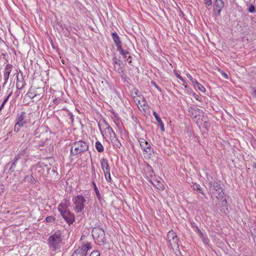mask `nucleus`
Returning <instances> with one entry per match:
<instances>
[{
	"label": "nucleus",
	"instance_id": "nucleus-4",
	"mask_svg": "<svg viewBox=\"0 0 256 256\" xmlns=\"http://www.w3.org/2000/svg\"><path fill=\"white\" fill-rule=\"evenodd\" d=\"M74 209L77 213L80 212L87 204L86 200L82 195H78L72 198Z\"/></svg>",
	"mask_w": 256,
	"mask_h": 256
},
{
	"label": "nucleus",
	"instance_id": "nucleus-57",
	"mask_svg": "<svg viewBox=\"0 0 256 256\" xmlns=\"http://www.w3.org/2000/svg\"><path fill=\"white\" fill-rule=\"evenodd\" d=\"M254 166L256 168V164H254Z\"/></svg>",
	"mask_w": 256,
	"mask_h": 256
},
{
	"label": "nucleus",
	"instance_id": "nucleus-29",
	"mask_svg": "<svg viewBox=\"0 0 256 256\" xmlns=\"http://www.w3.org/2000/svg\"><path fill=\"white\" fill-rule=\"evenodd\" d=\"M200 238L202 240V242L204 244H208L209 242V240L207 237V236L206 234H204L202 235H201L200 236Z\"/></svg>",
	"mask_w": 256,
	"mask_h": 256
},
{
	"label": "nucleus",
	"instance_id": "nucleus-41",
	"mask_svg": "<svg viewBox=\"0 0 256 256\" xmlns=\"http://www.w3.org/2000/svg\"><path fill=\"white\" fill-rule=\"evenodd\" d=\"M220 73L222 74V76L225 78H226V79L228 78V76L226 73L224 72L223 71H221Z\"/></svg>",
	"mask_w": 256,
	"mask_h": 256
},
{
	"label": "nucleus",
	"instance_id": "nucleus-5",
	"mask_svg": "<svg viewBox=\"0 0 256 256\" xmlns=\"http://www.w3.org/2000/svg\"><path fill=\"white\" fill-rule=\"evenodd\" d=\"M92 233L94 238L98 244L102 245L105 244V232L102 228L98 227L94 228Z\"/></svg>",
	"mask_w": 256,
	"mask_h": 256
},
{
	"label": "nucleus",
	"instance_id": "nucleus-24",
	"mask_svg": "<svg viewBox=\"0 0 256 256\" xmlns=\"http://www.w3.org/2000/svg\"><path fill=\"white\" fill-rule=\"evenodd\" d=\"M193 85L196 88H198L199 90H200L202 92H204L206 90V89L204 87V86L202 84L199 83L197 80L196 82V83H194Z\"/></svg>",
	"mask_w": 256,
	"mask_h": 256
},
{
	"label": "nucleus",
	"instance_id": "nucleus-19",
	"mask_svg": "<svg viewBox=\"0 0 256 256\" xmlns=\"http://www.w3.org/2000/svg\"><path fill=\"white\" fill-rule=\"evenodd\" d=\"M112 36L117 48L122 46L120 38L116 32H112Z\"/></svg>",
	"mask_w": 256,
	"mask_h": 256
},
{
	"label": "nucleus",
	"instance_id": "nucleus-30",
	"mask_svg": "<svg viewBox=\"0 0 256 256\" xmlns=\"http://www.w3.org/2000/svg\"><path fill=\"white\" fill-rule=\"evenodd\" d=\"M106 179L108 182H111L112 178L110 177V170L104 172Z\"/></svg>",
	"mask_w": 256,
	"mask_h": 256
},
{
	"label": "nucleus",
	"instance_id": "nucleus-22",
	"mask_svg": "<svg viewBox=\"0 0 256 256\" xmlns=\"http://www.w3.org/2000/svg\"><path fill=\"white\" fill-rule=\"evenodd\" d=\"M16 88L18 90L22 88L25 84V82L22 80H20L19 79L18 74H16Z\"/></svg>",
	"mask_w": 256,
	"mask_h": 256
},
{
	"label": "nucleus",
	"instance_id": "nucleus-21",
	"mask_svg": "<svg viewBox=\"0 0 256 256\" xmlns=\"http://www.w3.org/2000/svg\"><path fill=\"white\" fill-rule=\"evenodd\" d=\"M92 183L93 182H95L98 181V180H100V175L98 173H96L95 172L94 168V167L92 168Z\"/></svg>",
	"mask_w": 256,
	"mask_h": 256
},
{
	"label": "nucleus",
	"instance_id": "nucleus-42",
	"mask_svg": "<svg viewBox=\"0 0 256 256\" xmlns=\"http://www.w3.org/2000/svg\"><path fill=\"white\" fill-rule=\"evenodd\" d=\"M176 76L179 80H180L184 83L186 82V80L178 74H176Z\"/></svg>",
	"mask_w": 256,
	"mask_h": 256
},
{
	"label": "nucleus",
	"instance_id": "nucleus-14",
	"mask_svg": "<svg viewBox=\"0 0 256 256\" xmlns=\"http://www.w3.org/2000/svg\"><path fill=\"white\" fill-rule=\"evenodd\" d=\"M224 2L222 0H216L214 4V12L216 16L220 15L222 10L224 6Z\"/></svg>",
	"mask_w": 256,
	"mask_h": 256
},
{
	"label": "nucleus",
	"instance_id": "nucleus-27",
	"mask_svg": "<svg viewBox=\"0 0 256 256\" xmlns=\"http://www.w3.org/2000/svg\"><path fill=\"white\" fill-rule=\"evenodd\" d=\"M117 50L118 51L120 54L122 56L130 54L129 52H128L126 50H124L122 49V46L117 48Z\"/></svg>",
	"mask_w": 256,
	"mask_h": 256
},
{
	"label": "nucleus",
	"instance_id": "nucleus-18",
	"mask_svg": "<svg viewBox=\"0 0 256 256\" xmlns=\"http://www.w3.org/2000/svg\"><path fill=\"white\" fill-rule=\"evenodd\" d=\"M101 167L104 172L110 170V167L108 165V160L106 158H102L100 160Z\"/></svg>",
	"mask_w": 256,
	"mask_h": 256
},
{
	"label": "nucleus",
	"instance_id": "nucleus-17",
	"mask_svg": "<svg viewBox=\"0 0 256 256\" xmlns=\"http://www.w3.org/2000/svg\"><path fill=\"white\" fill-rule=\"evenodd\" d=\"M188 112L192 116H194V118H196L198 116L200 115V114L202 112V111L199 109L197 107H190L188 108Z\"/></svg>",
	"mask_w": 256,
	"mask_h": 256
},
{
	"label": "nucleus",
	"instance_id": "nucleus-25",
	"mask_svg": "<svg viewBox=\"0 0 256 256\" xmlns=\"http://www.w3.org/2000/svg\"><path fill=\"white\" fill-rule=\"evenodd\" d=\"M95 146H96V150L99 152H104V146H102V144L99 141L96 142V144H95Z\"/></svg>",
	"mask_w": 256,
	"mask_h": 256
},
{
	"label": "nucleus",
	"instance_id": "nucleus-26",
	"mask_svg": "<svg viewBox=\"0 0 256 256\" xmlns=\"http://www.w3.org/2000/svg\"><path fill=\"white\" fill-rule=\"evenodd\" d=\"M24 178L26 181H28L31 183H34L36 181L34 178L32 174L26 176Z\"/></svg>",
	"mask_w": 256,
	"mask_h": 256
},
{
	"label": "nucleus",
	"instance_id": "nucleus-16",
	"mask_svg": "<svg viewBox=\"0 0 256 256\" xmlns=\"http://www.w3.org/2000/svg\"><path fill=\"white\" fill-rule=\"evenodd\" d=\"M28 156V152L27 148L20 150L18 154L15 156L20 160H22V161L26 162V158Z\"/></svg>",
	"mask_w": 256,
	"mask_h": 256
},
{
	"label": "nucleus",
	"instance_id": "nucleus-52",
	"mask_svg": "<svg viewBox=\"0 0 256 256\" xmlns=\"http://www.w3.org/2000/svg\"><path fill=\"white\" fill-rule=\"evenodd\" d=\"M253 96L254 97L256 98V90L254 91Z\"/></svg>",
	"mask_w": 256,
	"mask_h": 256
},
{
	"label": "nucleus",
	"instance_id": "nucleus-13",
	"mask_svg": "<svg viewBox=\"0 0 256 256\" xmlns=\"http://www.w3.org/2000/svg\"><path fill=\"white\" fill-rule=\"evenodd\" d=\"M138 142L142 149L146 152L152 154L154 151L150 144L144 138L139 139Z\"/></svg>",
	"mask_w": 256,
	"mask_h": 256
},
{
	"label": "nucleus",
	"instance_id": "nucleus-50",
	"mask_svg": "<svg viewBox=\"0 0 256 256\" xmlns=\"http://www.w3.org/2000/svg\"><path fill=\"white\" fill-rule=\"evenodd\" d=\"M6 53H2V56H3L4 58H6Z\"/></svg>",
	"mask_w": 256,
	"mask_h": 256
},
{
	"label": "nucleus",
	"instance_id": "nucleus-48",
	"mask_svg": "<svg viewBox=\"0 0 256 256\" xmlns=\"http://www.w3.org/2000/svg\"><path fill=\"white\" fill-rule=\"evenodd\" d=\"M5 104L6 103H4V102H2V103L1 104L0 106V112L2 110V109H3Z\"/></svg>",
	"mask_w": 256,
	"mask_h": 256
},
{
	"label": "nucleus",
	"instance_id": "nucleus-34",
	"mask_svg": "<svg viewBox=\"0 0 256 256\" xmlns=\"http://www.w3.org/2000/svg\"><path fill=\"white\" fill-rule=\"evenodd\" d=\"M46 222H52L54 220V218L52 216H48L46 218Z\"/></svg>",
	"mask_w": 256,
	"mask_h": 256
},
{
	"label": "nucleus",
	"instance_id": "nucleus-45",
	"mask_svg": "<svg viewBox=\"0 0 256 256\" xmlns=\"http://www.w3.org/2000/svg\"><path fill=\"white\" fill-rule=\"evenodd\" d=\"M126 61L130 64L132 62V56L129 54V56L126 58Z\"/></svg>",
	"mask_w": 256,
	"mask_h": 256
},
{
	"label": "nucleus",
	"instance_id": "nucleus-47",
	"mask_svg": "<svg viewBox=\"0 0 256 256\" xmlns=\"http://www.w3.org/2000/svg\"><path fill=\"white\" fill-rule=\"evenodd\" d=\"M157 182V185H156V188L158 189H160L162 188V187L160 186V183L159 182Z\"/></svg>",
	"mask_w": 256,
	"mask_h": 256
},
{
	"label": "nucleus",
	"instance_id": "nucleus-10",
	"mask_svg": "<svg viewBox=\"0 0 256 256\" xmlns=\"http://www.w3.org/2000/svg\"><path fill=\"white\" fill-rule=\"evenodd\" d=\"M167 236L170 246L173 249L175 248H178V238L176 233L172 230L170 231L168 234Z\"/></svg>",
	"mask_w": 256,
	"mask_h": 256
},
{
	"label": "nucleus",
	"instance_id": "nucleus-31",
	"mask_svg": "<svg viewBox=\"0 0 256 256\" xmlns=\"http://www.w3.org/2000/svg\"><path fill=\"white\" fill-rule=\"evenodd\" d=\"M7 92L8 93V95L7 96L4 98V100L3 102L4 103H6L8 100V98H9L11 96V95L12 94V90H10V88H8L7 90Z\"/></svg>",
	"mask_w": 256,
	"mask_h": 256
},
{
	"label": "nucleus",
	"instance_id": "nucleus-28",
	"mask_svg": "<svg viewBox=\"0 0 256 256\" xmlns=\"http://www.w3.org/2000/svg\"><path fill=\"white\" fill-rule=\"evenodd\" d=\"M92 184V185L94 186V192H96V196L97 198H100V193L99 192V190H98V188H97V186H96V182H93Z\"/></svg>",
	"mask_w": 256,
	"mask_h": 256
},
{
	"label": "nucleus",
	"instance_id": "nucleus-35",
	"mask_svg": "<svg viewBox=\"0 0 256 256\" xmlns=\"http://www.w3.org/2000/svg\"><path fill=\"white\" fill-rule=\"evenodd\" d=\"M45 135V134H44L42 132H41L39 136H36L35 138H34V142H38V140L40 138H42Z\"/></svg>",
	"mask_w": 256,
	"mask_h": 256
},
{
	"label": "nucleus",
	"instance_id": "nucleus-23",
	"mask_svg": "<svg viewBox=\"0 0 256 256\" xmlns=\"http://www.w3.org/2000/svg\"><path fill=\"white\" fill-rule=\"evenodd\" d=\"M110 142L112 144L114 148H120V147L122 146L121 143L120 142L119 140L116 138V136L112 139V140Z\"/></svg>",
	"mask_w": 256,
	"mask_h": 256
},
{
	"label": "nucleus",
	"instance_id": "nucleus-40",
	"mask_svg": "<svg viewBox=\"0 0 256 256\" xmlns=\"http://www.w3.org/2000/svg\"><path fill=\"white\" fill-rule=\"evenodd\" d=\"M194 231L196 232H198L199 235H200V236H201V235H202L203 233L202 232V231L199 229V228H198V226H196V230H194Z\"/></svg>",
	"mask_w": 256,
	"mask_h": 256
},
{
	"label": "nucleus",
	"instance_id": "nucleus-39",
	"mask_svg": "<svg viewBox=\"0 0 256 256\" xmlns=\"http://www.w3.org/2000/svg\"><path fill=\"white\" fill-rule=\"evenodd\" d=\"M28 96L32 98H34L36 97H37L38 96V98H40V94L39 95H38L36 94H33L32 93H28Z\"/></svg>",
	"mask_w": 256,
	"mask_h": 256
},
{
	"label": "nucleus",
	"instance_id": "nucleus-12",
	"mask_svg": "<svg viewBox=\"0 0 256 256\" xmlns=\"http://www.w3.org/2000/svg\"><path fill=\"white\" fill-rule=\"evenodd\" d=\"M114 70L120 74L124 72V64L122 61L116 57L112 59Z\"/></svg>",
	"mask_w": 256,
	"mask_h": 256
},
{
	"label": "nucleus",
	"instance_id": "nucleus-8",
	"mask_svg": "<svg viewBox=\"0 0 256 256\" xmlns=\"http://www.w3.org/2000/svg\"><path fill=\"white\" fill-rule=\"evenodd\" d=\"M102 134L110 138V141L116 136V134L108 124L104 122L102 124L104 130L102 132L100 126H99Z\"/></svg>",
	"mask_w": 256,
	"mask_h": 256
},
{
	"label": "nucleus",
	"instance_id": "nucleus-3",
	"mask_svg": "<svg viewBox=\"0 0 256 256\" xmlns=\"http://www.w3.org/2000/svg\"><path fill=\"white\" fill-rule=\"evenodd\" d=\"M62 241V238L60 232H56L50 236L48 239V243L50 248L56 250L60 248V244Z\"/></svg>",
	"mask_w": 256,
	"mask_h": 256
},
{
	"label": "nucleus",
	"instance_id": "nucleus-37",
	"mask_svg": "<svg viewBox=\"0 0 256 256\" xmlns=\"http://www.w3.org/2000/svg\"><path fill=\"white\" fill-rule=\"evenodd\" d=\"M204 1L205 4L206 6H212V0H204Z\"/></svg>",
	"mask_w": 256,
	"mask_h": 256
},
{
	"label": "nucleus",
	"instance_id": "nucleus-46",
	"mask_svg": "<svg viewBox=\"0 0 256 256\" xmlns=\"http://www.w3.org/2000/svg\"><path fill=\"white\" fill-rule=\"evenodd\" d=\"M40 128H38L36 129V130L34 131V134H38L40 132H39V131H40Z\"/></svg>",
	"mask_w": 256,
	"mask_h": 256
},
{
	"label": "nucleus",
	"instance_id": "nucleus-49",
	"mask_svg": "<svg viewBox=\"0 0 256 256\" xmlns=\"http://www.w3.org/2000/svg\"><path fill=\"white\" fill-rule=\"evenodd\" d=\"M8 81H4V82L2 84V88H4L6 86V84H7Z\"/></svg>",
	"mask_w": 256,
	"mask_h": 256
},
{
	"label": "nucleus",
	"instance_id": "nucleus-44",
	"mask_svg": "<svg viewBox=\"0 0 256 256\" xmlns=\"http://www.w3.org/2000/svg\"><path fill=\"white\" fill-rule=\"evenodd\" d=\"M61 100H62L61 99L55 98L53 102L55 104H58L60 102Z\"/></svg>",
	"mask_w": 256,
	"mask_h": 256
},
{
	"label": "nucleus",
	"instance_id": "nucleus-15",
	"mask_svg": "<svg viewBox=\"0 0 256 256\" xmlns=\"http://www.w3.org/2000/svg\"><path fill=\"white\" fill-rule=\"evenodd\" d=\"M12 65L10 64H6L4 70V81H8L10 74L12 69Z\"/></svg>",
	"mask_w": 256,
	"mask_h": 256
},
{
	"label": "nucleus",
	"instance_id": "nucleus-32",
	"mask_svg": "<svg viewBox=\"0 0 256 256\" xmlns=\"http://www.w3.org/2000/svg\"><path fill=\"white\" fill-rule=\"evenodd\" d=\"M186 76H187L188 78V80L192 82V83L193 84L194 83H196V80H194L190 74H187Z\"/></svg>",
	"mask_w": 256,
	"mask_h": 256
},
{
	"label": "nucleus",
	"instance_id": "nucleus-56",
	"mask_svg": "<svg viewBox=\"0 0 256 256\" xmlns=\"http://www.w3.org/2000/svg\"><path fill=\"white\" fill-rule=\"evenodd\" d=\"M40 91H43V90L42 88H38Z\"/></svg>",
	"mask_w": 256,
	"mask_h": 256
},
{
	"label": "nucleus",
	"instance_id": "nucleus-51",
	"mask_svg": "<svg viewBox=\"0 0 256 256\" xmlns=\"http://www.w3.org/2000/svg\"><path fill=\"white\" fill-rule=\"evenodd\" d=\"M192 227L194 228V230H196V226L194 223L192 224Z\"/></svg>",
	"mask_w": 256,
	"mask_h": 256
},
{
	"label": "nucleus",
	"instance_id": "nucleus-43",
	"mask_svg": "<svg viewBox=\"0 0 256 256\" xmlns=\"http://www.w3.org/2000/svg\"><path fill=\"white\" fill-rule=\"evenodd\" d=\"M152 84L160 92H161V88L154 82H152Z\"/></svg>",
	"mask_w": 256,
	"mask_h": 256
},
{
	"label": "nucleus",
	"instance_id": "nucleus-1",
	"mask_svg": "<svg viewBox=\"0 0 256 256\" xmlns=\"http://www.w3.org/2000/svg\"><path fill=\"white\" fill-rule=\"evenodd\" d=\"M35 115L34 112L27 113L22 112L18 114L16 118V124L14 127V131L18 132L20 128L24 126L25 124L31 122L32 120H34V116Z\"/></svg>",
	"mask_w": 256,
	"mask_h": 256
},
{
	"label": "nucleus",
	"instance_id": "nucleus-36",
	"mask_svg": "<svg viewBox=\"0 0 256 256\" xmlns=\"http://www.w3.org/2000/svg\"><path fill=\"white\" fill-rule=\"evenodd\" d=\"M255 6L254 5H251L248 8V12L250 13H253L255 12Z\"/></svg>",
	"mask_w": 256,
	"mask_h": 256
},
{
	"label": "nucleus",
	"instance_id": "nucleus-2",
	"mask_svg": "<svg viewBox=\"0 0 256 256\" xmlns=\"http://www.w3.org/2000/svg\"><path fill=\"white\" fill-rule=\"evenodd\" d=\"M88 149V145L86 142L79 140L74 142L71 146L70 154L75 156L84 152Z\"/></svg>",
	"mask_w": 256,
	"mask_h": 256
},
{
	"label": "nucleus",
	"instance_id": "nucleus-54",
	"mask_svg": "<svg viewBox=\"0 0 256 256\" xmlns=\"http://www.w3.org/2000/svg\"><path fill=\"white\" fill-rule=\"evenodd\" d=\"M184 86L185 88H186L187 90H188V89L189 88V87H188L187 85H184Z\"/></svg>",
	"mask_w": 256,
	"mask_h": 256
},
{
	"label": "nucleus",
	"instance_id": "nucleus-6",
	"mask_svg": "<svg viewBox=\"0 0 256 256\" xmlns=\"http://www.w3.org/2000/svg\"><path fill=\"white\" fill-rule=\"evenodd\" d=\"M58 209L62 216L69 225L73 224L74 222V216L70 210L64 208L62 204L58 205Z\"/></svg>",
	"mask_w": 256,
	"mask_h": 256
},
{
	"label": "nucleus",
	"instance_id": "nucleus-38",
	"mask_svg": "<svg viewBox=\"0 0 256 256\" xmlns=\"http://www.w3.org/2000/svg\"><path fill=\"white\" fill-rule=\"evenodd\" d=\"M4 190V186L2 183L0 181V194L3 193Z\"/></svg>",
	"mask_w": 256,
	"mask_h": 256
},
{
	"label": "nucleus",
	"instance_id": "nucleus-11",
	"mask_svg": "<svg viewBox=\"0 0 256 256\" xmlns=\"http://www.w3.org/2000/svg\"><path fill=\"white\" fill-rule=\"evenodd\" d=\"M25 162L22 160L18 159L15 157L10 168V170L12 172L20 170H22L23 165Z\"/></svg>",
	"mask_w": 256,
	"mask_h": 256
},
{
	"label": "nucleus",
	"instance_id": "nucleus-33",
	"mask_svg": "<svg viewBox=\"0 0 256 256\" xmlns=\"http://www.w3.org/2000/svg\"><path fill=\"white\" fill-rule=\"evenodd\" d=\"M90 256H100V253L98 250H94L90 253Z\"/></svg>",
	"mask_w": 256,
	"mask_h": 256
},
{
	"label": "nucleus",
	"instance_id": "nucleus-53",
	"mask_svg": "<svg viewBox=\"0 0 256 256\" xmlns=\"http://www.w3.org/2000/svg\"><path fill=\"white\" fill-rule=\"evenodd\" d=\"M44 140H42V142H41L42 144H40V146H42L44 145Z\"/></svg>",
	"mask_w": 256,
	"mask_h": 256
},
{
	"label": "nucleus",
	"instance_id": "nucleus-55",
	"mask_svg": "<svg viewBox=\"0 0 256 256\" xmlns=\"http://www.w3.org/2000/svg\"><path fill=\"white\" fill-rule=\"evenodd\" d=\"M124 58H127V54H126L125 56H123Z\"/></svg>",
	"mask_w": 256,
	"mask_h": 256
},
{
	"label": "nucleus",
	"instance_id": "nucleus-20",
	"mask_svg": "<svg viewBox=\"0 0 256 256\" xmlns=\"http://www.w3.org/2000/svg\"><path fill=\"white\" fill-rule=\"evenodd\" d=\"M152 114H153V116L156 118L157 122L158 123L159 126H160V130L162 132H164V124L161 118L159 116L158 114L156 112H154Z\"/></svg>",
	"mask_w": 256,
	"mask_h": 256
},
{
	"label": "nucleus",
	"instance_id": "nucleus-7",
	"mask_svg": "<svg viewBox=\"0 0 256 256\" xmlns=\"http://www.w3.org/2000/svg\"><path fill=\"white\" fill-rule=\"evenodd\" d=\"M91 248L90 243L83 242L81 246L76 249L72 256H86L88 250Z\"/></svg>",
	"mask_w": 256,
	"mask_h": 256
},
{
	"label": "nucleus",
	"instance_id": "nucleus-9",
	"mask_svg": "<svg viewBox=\"0 0 256 256\" xmlns=\"http://www.w3.org/2000/svg\"><path fill=\"white\" fill-rule=\"evenodd\" d=\"M210 190L214 194H217L216 197H222V190L220 186L216 181H211L209 183Z\"/></svg>",
	"mask_w": 256,
	"mask_h": 256
}]
</instances>
